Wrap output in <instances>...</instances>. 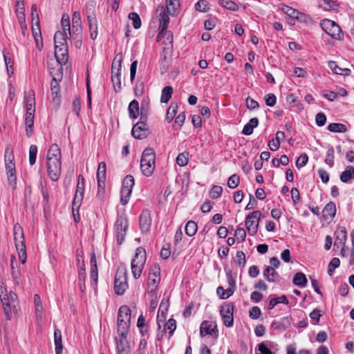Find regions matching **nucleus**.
Segmentation results:
<instances>
[{
    "instance_id": "23",
    "label": "nucleus",
    "mask_w": 354,
    "mask_h": 354,
    "mask_svg": "<svg viewBox=\"0 0 354 354\" xmlns=\"http://www.w3.org/2000/svg\"><path fill=\"white\" fill-rule=\"evenodd\" d=\"M84 177L82 174L78 176L77 183L76 192L74 197V205H77V207H80L82 201L83 199L84 196Z\"/></svg>"
},
{
    "instance_id": "44",
    "label": "nucleus",
    "mask_w": 354,
    "mask_h": 354,
    "mask_svg": "<svg viewBox=\"0 0 354 354\" xmlns=\"http://www.w3.org/2000/svg\"><path fill=\"white\" fill-rule=\"evenodd\" d=\"M185 230L187 235L192 236L197 232V224L193 221H189L187 223Z\"/></svg>"
},
{
    "instance_id": "24",
    "label": "nucleus",
    "mask_w": 354,
    "mask_h": 354,
    "mask_svg": "<svg viewBox=\"0 0 354 354\" xmlns=\"http://www.w3.org/2000/svg\"><path fill=\"white\" fill-rule=\"evenodd\" d=\"M156 40L160 44H172L174 42L173 34L167 28H160Z\"/></svg>"
},
{
    "instance_id": "6",
    "label": "nucleus",
    "mask_w": 354,
    "mask_h": 354,
    "mask_svg": "<svg viewBox=\"0 0 354 354\" xmlns=\"http://www.w3.org/2000/svg\"><path fill=\"white\" fill-rule=\"evenodd\" d=\"M131 320V310L127 306H122L118 315V331L120 335L127 334Z\"/></svg>"
},
{
    "instance_id": "38",
    "label": "nucleus",
    "mask_w": 354,
    "mask_h": 354,
    "mask_svg": "<svg viewBox=\"0 0 354 354\" xmlns=\"http://www.w3.org/2000/svg\"><path fill=\"white\" fill-rule=\"evenodd\" d=\"M346 236L347 234L346 229L344 227H342L339 229V230L336 232V239L335 241V245H344L346 241Z\"/></svg>"
},
{
    "instance_id": "11",
    "label": "nucleus",
    "mask_w": 354,
    "mask_h": 354,
    "mask_svg": "<svg viewBox=\"0 0 354 354\" xmlns=\"http://www.w3.org/2000/svg\"><path fill=\"white\" fill-rule=\"evenodd\" d=\"M321 26L324 32L333 38L341 40L343 37V32L340 27L335 21L325 19L322 21Z\"/></svg>"
},
{
    "instance_id": "41",
    "label": "nucleus",
    "mask_w": 354,
    "mask_h": 354,
    "mask_svg": "<svg viewBox=\"0 0 354 354\" xmlns=\"http://www.w3.org/2000/svg\"><path fill=\"white\" fill-rule=\"evenodd\" d=\"M328 130L334 133H346L347 128L344 124L330 123L328 126Z\"/></svg>"
},
{
    "instance_id": "60",
    "label": "nucleus",
    "mask_w": 354,
    "mask_h": 354,
    "mask_svg": "<svg viewBox=\"0 0 354 354\" xmlns=\"http://www.w3.org/2000/svg\"><path fill=\"white\" fill-rule=\"evenodd\" d=\"M134 93L137 97L141 96L145 91L144 83L141 81H137L133 88Z\"/></svg>"
},
{
    "instance_id": "45",
    "label": "nucleus",
    "mask_w": 354,
    "mask_h": 354,
    "mask_svg": "<svg viewBox=\"0 0 354 354\" xmlns=\"http://www.w3.org/2000/svg\"><path fill=\"white\" fill-rule=\"evenodd\" d=\"M73 28L75 29V31L79 32L81 31V17L79 12H75L72 18Z\"/></svg>"
},
{
    "instance_id": "33",
    "label": "nucleus",
    "mask_w": 354,
    "mask_h": 354,
    "mask_svg": "<svg viewBox=\"0 0 354 354\" xmlns=\"http://www.w3.org/2000/svg\"><path fill=\"white\" fill-rule=\"evenodd\" d=\"M129 346H128L127 341L126 339V335L122 336L118 342V354H129Z\"/></svg>"
},
{
    "instance_id": "40",
    "label": "nucleus",
    "mask_w": 354,
    "mask_h": 354,
    "mask_svg": "<svg viewBox=\"0 0 354 354\" xmlns=\"http://www.w3.org/2000/svg\"><path fill=\"white\" fill-rule=\"evenodd\" d=\"M173 93V88L170 86H165L161 93L160 102L162 103H167L171 99Z\"/></svg>"
},
{
    "instance_id": "37",
    "label": "nucleus",
    "mask_w": 354,
    "mask_h": 354,
    "mask_svg": "<svg viewBox=\"0 0 354 354\" xmlns=\"http://www.w3.org/2000/svg\"><path fill=\"white\" fill-rule=\"evenodd\" d=\"M324 216L326 218H333L336 214V206L335 204L333 202H330L325 206L324 210Z\"/></svg>"
},
{
    "instance_id": "61",
    "label": "nucleus",
    "mask_w": 354,
    "mask_h": 354,
    "mask_svg": "<svg viewBox=\"0 0 354 354\" xmlns=\"http://www.w3.org/2000/svg\"><path fill=\"white\" fill-rule=\"evenodd\" d=\"M134 178L131 175H127L122 181V187L131 189L134 185Z\"/></svg>"
},
{
    "instance_id": "15",
    "label": "nucleus",
    "mask_w": 354,
    "mask_h": 354,
    "mask_svg": "<svg viewBox=\"0 0 354 354\" xmlns=\"http://www.w3.org/2000/svg\"><path fill=\"white\" fill-rule=\"evenodd\" d=\"M261 213L260 211H254L248 214L245 219V226L250 236L257 234Z\"/></svg>"
},
{
    "instance_id": "64",
    "label": "nucleus",
    "mask_w": 354,
    "mask_h": 354,
    "mask_svg": "<svg viewBox=\"0 0 354 354\" xmlns=\"http://www.w3.org/2000/svg\"><path fill=\"white\" fill-rule=\"evenodd\" d=\"M308 160V157L306 153L301 154L297 160L296 161V166L297 168H301L304 167Z\"/></svg>"
},
{
    "instance_id": "30",
    "label": "nucleus",
    "mask_w": 354,
    "mask_h": 354,
    "mask_svg": "<svg viewBox=\"0 0 354 354\" xmlns=\"http://www.w3.org/2000/svg\"><path fill=\"white\" fill-rule=\"evenodd\" d=\"M351 179H354V167L349 165L340 174V180L343 183H348Z\"/></svg>"
},
{
    "instance_id": "43",
    "label": "nucleus",
    "mask_w": 354,
    "mask_h": 354,
    "mask_svg": "<svg viewBox=\"0 0 354 354\" xmlns=\"http://www.w3.org/2000/svg\"><path fill=\"white\" fill-rule=\"evenodd\" d=\"M34 303L35 307V313L38 317L41 318L43 316V308L41 306L40 297L38 295H34Z\"/></svg>"
},
{
    "instance_id": "52",
    "label": "nucleus",
    "mask_w": 354,
    "mask_h": 354,
    "mask_svg": "<svg viewBox=\"0 0 354 354\" xmlns=\"http://www.w3.org/2000/svg\"><path fill=\"white\" fill-rule=\"evenodd\" d=\"M31 18H32V25H35L36 27L39 28V15L37 12V5L36 4H32L31 6Z\"/></svg>"
},
{
    "instance_id": "57",
    "label": "nucleus",
    "mask_w": 354,
    "mask_h": 354,
    "mask_svg": "<svg viewBox=\"0 0 354 354\" xmlns=\"http://www.w3.org/2000/svg\"><path fill=\"white\" fill-rule=\"evenodd\" d=\"M129 18L132 21L133 26L136 29H138L141 26L140 18L136 12H130L129 14Z\"/></svg>"
},
{
    "instance_id": "48",
    "label": "nucleus",
    "mask_w": 354,
    "mask_h": 354,
    "mask_svg": "<svg viewBox=\"0 0 354 354\" xmlns=\"http://www.w3.org/2000/svg\"><path fill=\"white\" fill-rule=\"evenodd\" d=\"M15 12L20 24L25 22V7L24 5L19 4V6H16Z\"/></svg>"
},
{
    "instance_id": "25",
    "label": "nucleus",
    "mask_w": 354,
    "mask_h": 354,
    "mask_svg": "<svg viewBox=\"0 0 354 354\" xmlns=\"http://www.w3.org/2000/svg\"><path fill=\"white\" fill-rule=\"evenodd\" d=\"M263 277L269 282H279L280 280V276L278 272L270 266L267 267L263 270Z\"/></svg>"
},
{
    "instance_id": "27",
    "label": "nucleus",
    "mask_w": 354,
    "mask_h": 354,
    "mask_svg": "<svg viewBox=\"0 0 354 354\" xmlns=\"http://www.w3.org/2000/svg\"><path fill=\"white\" fill-rule=\"evenodd\" d=\"M167 12L171 15H176L180 8V0H165Z\"/></svg>"
},
{
    "instance_id": "31",
    "label": "nucleus",
    "mask_w": 354,
    "mask_h": 354,
    "mask_svg": "<svg viewBox=\"0 0 354 354\" xmlns=\"http://www.w3.org/2000/svg\"><path fill=\"white\" fill-rule=\"evenodd\" d=\"M54 340L55 345V354H62L63 346L62 344V333L59 329L55 330Z\"/></svg>"
},
{
    "instance_id": "4",
    "label": "nucleus",
    "mask_w": 354,
    "mask_h": 354,
    "mask_svg": "<svg viewBox=\"0 0 354 354\" xmlns=\"http://www.w3.org/2000/svg\"><path fill=\"white\" fill-rule=\"evenodd\" d=\"M14 240L18 252L19 259L22 264H24L26 261L25 239L23 229L18 223L14 225Z\"/></svg>"
},
{
    "instance_id": "35",
    "label": "nucleus",
    "mask_w": 354,
    "mask_h": 354,
    "mask_svg": "<svg viewBox=\"0 0 354 354\" xmlns=\"http://www.w3.org/2000/svg\"><path fill=\"white\" fill-rule=\"evenodd\" d=\"M106 163L104 162L99 163L97 171V178L100 187L101 186V183H104V181L106 177Z\"/></svg>"
},
{
    "instance_id": "10",
    "label": "nucleus",
    "mask_w": 354,
    "mask_h": 354,
    "mask_svg": "<svg viewBox=\"0 0 354 354\" xmlns=\"http://www.w3.org/2000/svg\"><path fill=\"white\" fill-rule=\"evenodd\" d=\"M128 225V219L125 216L120 215L117 217L114 225V233L119 245H121L124 240Z\"/></svg>"
},
{
    "instance_id": "39",
    "label": "nucleus",
    "mask_w": 354,
    "mask_h": 354,
    "mask_svg": "<svg viewBox=\"0 0 354 354\" xmlns=\"http://www.w3.org/2000/svg\"><path fill=\"white\" fill-rule=\"evenodd\" d=\"M307 279L306 275L302 272H297L293 278V283L301 288H304L307 284Z\"/></svg>"
},
{
    "instance_id": "13",
    "label": "nucleus",
    "mask_w": 354,
    "mask_h": 354,
    "mask_svg": "<svg viewBox=\"0 0 354 354\" xmlns=\"http://www.w3.org/2000/svg\"><path fill=\"white\" fill-rule=\"evenodd\" d=\"M147 117L143 114V108H141L140 121L132 128L131 134L136 139H143L148 135V129L146 124Z\"/></svg>"
},
{
    "instance_id": "20",
    "label": "nucleus",
    "mask_w": 354,
    "mask_h": 354,
    "mask_svg": "<svg viewBox=\"0 0 354 354\" xmlns=\"http://www.w3.org/2000/svg\"><path fill=\"white\" fill-rule=\"evenodd\" d=\"M1 303L6 319L11 320L12 317V313H16L17 312V307L19 304L17 295H16V301L15 303L10 301V300L8 301V299H6V301H1Z\"/></svg>"
},
{
    "instance_id": "34",
    "label": "nucleus",
    "mask_w": 354,
    "mask_h": 354,
    "mask_svg": "<svg viewBox=\"0 0 354 354\" xmlns=\"http://www.w3.org/2000/svg\"><path fill=\"white\" fill-rule=\"evenodd\" d=\"M168 306H169V301L168 300H166V301L162 300L161 301L159 308H158L157 320L161 319L162 322L164 323L165 317H166V313L167 312Z\"/></svg>"
},
{
    "instance_id": "7",
    "label": "nucleus",
    "mask_w": 354,
    "mask_h": 354,
    "mask_svg": "<svg viewBox=\"0 0 354 354\" xmlns=\"http://www.w3.org/2000/svg\"><path fill=\"white\" fill-rule=\"evenodd\" d=\"M122 62V55L121 53H118L115 56L111 65V81L116 92L121 88Z\"/></svg>"
},
{
    "instance_id": "47",
    "label": "nucleus",
    "mask_w": 354,
    "mask_h": 354,
    "mask_svg": "<svg viewBox=\"0 0 354 354\" xmlns=\"http://www.w3.org/2000/svg\"><path fill=\"white\" fill-rule=\"evenodd\" d=\"M280 9L283 12L287 15L288 17L292 18H296V16L298 15L299 12L297 10L284 4L281 5Z\"/></svg>"
},
{
    "instance_id": "5",
    "label": "nucleus",
    "mask_w": 354,
    "mask_h": 354,
    "mask_svg": "<svg viewBox=\"0 0 354 354\" xmlns=\"http://www.w3.org/2000/svg\"><path fill=\"white\" fill-rule=\"evenodd\" d=\"M146 261L145 250L139 247L136 249L134 258L131 261V272L135 279H138L142 274Z\"/></svg>"
},
{
    "instance_id": "54",
    "label": "nucleus",
    "mask_w": 354,
    "mask_h": 354,
    "mask_svg": "<svg viewBox=\"0 0 354 354\" xmlns=\"http://www.w3.org/2000/svg\"><path fill=\"white\" fill-rule=\"evenodd\" d=\"M37 153V147L35 145H32L29 149V163L30 165H33L36 162Z\"/></svg>"
},
{
    "instance_id": "14",
    "label": "nucleus",
    "mask_w": 354,
    "mask_h": 354,
    "mask_svg": "<svg viewBox=\"0 0 354 354\" xmlns=\"http://www.w3.org/2000/svg\"><path fill=\"white\" fill-rule=\"evenodd\" d=\"M53 63H48V68L49 72L53 77L51 82V93L52 96L60 95V86L59 82L62 80L63 71H56L55 67H52Z\"/></svg>"
},
{
    "instance_id": "28",
    "label": "nucleus",
    "mask_w": 354,
    "mask_h": 354,
    "mask_svg": "<svg viewBox=\"0 0 354 354\" xmlns=\"http://www.w3.org/2000/svg\"><path fill=\"white\" fill-rule=\"evenodd\" d=\"M91 278L93 281L94 285L96 286L98 279V273L95 253H92L91 256Z\"/></svg>"
},
{
    "instance_id": "42",
    "label": "nucleus",
    "mask_w": 354,
    "mask_h": 354,
    "mask_svg": "<svg viewBox=\"0 0 354 354\" xmlns=\"http://www.w3.org/2000/svg\"><path fill=\"white\" fill-rule=\"evenodd\" d=\"M132 189L129 188L122 187L120 191V203L122 205H125L128 203L129 198L131 194Z\"/></svg>"
},
{
    "instance_id": "58",
    "label": "nucleus",
    "mask_w": 354,
    "mask_h": 354,
    "mask_svg": "<svg viewBox=\"0 0 354 354\" xmlns=\"http://www.w3.org/2000/svg\"><path fill=\"white\" fill-rule=\"evenodd\" d=\"M164 328H166V330H169V338H170L176 328V321L173 319H169L168 322L165 324Z\"/></svg>"
},
{
    "instance_id": "1",
    "label": "nucleus",
    "mask_w": 354,
    "mask_h": 354,
    "mask_svg": "<svg viewBox=\"0 0 354 354\" xmlns=\"http://www.w3.org/2000/svg\"><path fill=\"white\" fill-rule=\"evenodd\" d=\"M48 175L52 180L59 179L61 174V151L57 144L51 145L47 153Z\"/></svg>"
},
{
    "instance_id": "56",
    "label": "nucleus",
    "mask_w": 354,
    "mask_h": 354,
    "mask_svg": "<svg viewBox=\"0 0 354 354\" xmlns=\"http://www.w3.org/2000/svg\"><path fill=\"white\" fill-rule=\"evenodd\" d=\"M334 153H335V151L333 147H330V149H328L326 152L325 162L330 167H332L334 165Z\"/></svg>"
},
{
    "instance_id": "16",
    "label": "nucleus",
    "mask_w": 354,
    "mask_h": 354,
    "mask_svg": "<svg viewBox=\"0 0 354 354\" xmlns=\"http://www.w3.org/2000/svg\"><path fill=\"white\" fill-rule=\"evenodd\" d=\"M169 13L163 5H158L156 12L154 18L159 22L160 28H167L169 22Z\"/></svg>"
},
{
    "instance_id": "9",
    "label": "nucleus",
    "mask_w": 354,
    "mask_h": 354,
    "mask_svg": "<svg viewBox=\"0 0 354 354\" xmlns=\"http://www.w3.org/2000/svg\"><path fill=\"white\" fill-rule=\"evenodd\" d=\"M55 59H51L47 63H53L56 71H63V66L66 64V46H55L54 51Z\"/></svg>"
},
{
    "instance_id": "46",
    "label": "nucleus",
    "mask_w": 354,
    "mask_h": 354,
    "mask_svg": "<svg viewBox=\"0 0 354 354\" xmlns=\"http://www.w3.org/2000/svg\"><path fill=\"white\" fill-rule=\"evenodd\" d=\"M280 303L284 304H288V300L285 295H282L281 297L270 299V301L269 302L268 308L272 309L275 307L276 305H277L278 304H280Z\"/></svg>"
},
{
    "instance_id": "8",
    "label": "nucleus",
    "mask_w": 354,
    "mask_h": 354,
    "mask_svg": "<svg viewBox=\"0 0 354 354\" xmlns=\"http://www.w3.org/2000/svg\"><path fill=\"white\" fill-rule=\"evenodd\" d=\"M127 272L124 268H119L115 275L114 290L116 295H122L128 288Z\"/></svg>"
},
{
    "instance_id": "21",
    "label": "nucleus",
    "mask_w": 354,
    "mask_h": 354,
    "mask_svg": "<svg viewBox=\"0 0 354 354\" xmlns=\"http://www.w3.org/2000/svg\"><path fill=\"white\" fill-rule=\"evenodd\" d=\"M140 228L142 233H147L151 228V218L149 210L145 209L140 216Z\"/></svg>"
},
{
    "instance_id": "62",
    "label": "nucleus",
    "mask_w": 354,
    "mask_h": 354,
    "mask_svg": "<svg viewBox=\"0 0 354 354\" xmlns=\"http://www.w3.org/2000/svg\"><path fill=\"white\" fill-rule=\"evenodd\" d=\"M335 6V3L331 0H322L319 1V7L326 10H330Z\"/></svg>"
},
{
    "instance_id": "29",
    "label": "nucleus",
    "mask_w": 354,
    "mask_h": 354,
    "mask_svg": "<svg viewBox=\"0 0 354 354\" xmlns=\"http://www.w3.org/2000/svg\"><path fill=\"white\" fill-rule=\"evenodd\" d=\"M14 156L12 151H9L8 149H6L5 151V165L6 170H14L15 169V165L13 162Z\"/></svg>"
},
{
    "instance_id": "63",
    "label": "nucleus",
    "mask_w": 354,
    "mask_h": 354,
    "mask_svg": "<svg viewBox=\"0 0 354 354\" xmlns=\"http://www.w3.org/2000/svg\"><path fill=\"white\" fill-rule=\"evenodd\" d=\"M223 188L221 186L218 185H214L211 189L209 195L212 198H218L221 194H222Z\"/></svg>"
},
{
    "instance_id": "18",
    "label": "nucleus",
    "mask_w": 354,
    "mask_h": 354,
    "mask_svg": "<svg viewBox=\"0 0 354 354\" xmlns=\"http://www.w3.org/2000/svg\"><path fill=\"white\" fill-rule=\"evenodd\" d=\"M200 334L201 337L207 335L213 336L214 338L218 337V330L216 322L212 321H203L201 324Z\"/></svg>"
},
{
    "instance_id": "26",
    "label": "nucleus",
    "mask_w": 354,
    "mask_h": 354,
    "mask_svg": "<svg viewBox=\"0 0 354 354\" xmlns=\"http://www.w3.org/2000/svg\"><path fill=\"white\" fill-rule=\"evenodd\" d=\"M17 294L12 291L7 292L6 288L4 286L3 283L0 280V299L1 301H6V299L10 301L15 303L16 301Z\"/></svg>"
},
{
    "instance_id": "55",
    "label": "nucleus",
    "mask_w": 354,
    "mask_h": 354,
    "mask_svg": "<svg viewBox=\"0 0 354 354\" xmlns=\"http://www.w3.org/2000/svg\"><path fill=\"white\" fill-rule=\"evenodd\" d=\"M32 35L34 37L36 44H42V37L40 31V27H36L35 25H32Z\"/></svg>"
},
{
    "instance_id": "50",
    "label": "nucleus",
    "mask_w": 354,
    "mask_h": 354,
    "mask_svg": "<svg viewBox=\"0 0 354 354\" xmlns=\"http://www.w3.org/2000/svg\"><path fill=\"white\" fill-rule=\"evenodd\" d=\"M188 156L189 153L187 152L179 153L176 158V163L180 167L187 165L189 162Z\"/></svg>"
},
{
    "instance_id": "22",
    "label": "nucleus",
    "mask_w": 354,
    "mask_h": 354,
    "mask_svg": "<svg viewBox=\"0 0 354 354\" xmlns=\"http://www.w3.org/2000/svg\"><path fill=\"white\" fill-rule=\"evenodd\" d=\"M66 15L64 14L62 17L61 25L62 30H57L54 35V44H66V19L65 18Z\"/></svg>"
},
{
    "instance_id": "17",
    "label": "nucleus",
    "mask_w": 354,
    "mask_h": 354,
    "mask_svg": "<svg viewBox=\"0 0 354 354\" xmlns=\"http://www.w3.org/2000/svg\"><path fill=\"white\" fill-rule=\"evenodd\" d=\"M234 306L231 304H226L221 307L220 313L225 326L231 327L234 324L233 318Z\"/></svg>"
},
{
    "instance_id": "19",
    "label": "nucleus",
    "mask_w": 354,
    "mask_h": 354,
    "mask_svg": "<svg viewBox=\"0 0 354 354\" xmlns=\"http://www.w3.org/2000/svg\"><path fill=\"white\" fill-rule=\"evenodd\" d=\"M160 281V268L158 266H154L150 270V272L148 277L147 286L150 289V291L152 292L155 290L158 283Z\"/></svg>"
},
{
    "instance_id": "59",
    "label": "nucleus",
    "mask_w": 354,
    "mask_h": 354,
    "mask_svg": "<svg viewBox=\"0 0 354 354\" xmlns=\"http://www.w3.org/2000/svg\"><path fill=\"white\" fill-rule=\"evenodd\" d=\"M177 113V105H174L171 104L170 106L169 107L167 113L166 119L168 121V122H170L174 119L175 115Z\"/></svg>"
},
{
    "instance_id": "53",
    "label": "nucleus",
    "mask_w": 354,
    "mask_h": 354,
    "mask_svg": "<svg viewBox=\"0 0 354 354\" xmlns=\"http://www.w3.org/2000/svg\"><path fill=\"white\" fill-rule=\"evenodd\" d=\"M239 176L236 174H233L228 178L227 185L230 189H234L239 185Z\"/></svg>"
},
{
    "instance_id": "3",
    "label": "nucleus",
    "mask_w": 354,
    "mask_h": 354,
    "mask_svg": "<svg viewBox=\"0 0 354 354\" xmlns=\"http://www.w3.org/2000/svg\"><path fill=\"white\" fill-rule=\"evenodd\" d=\"M156 164V153L152 148L147 147L144 149L141 160L140 169L145 176H151L154 171Z\"/></svg>"
},
{
    "instance_id": "2",
    "label": "nucleus",
    "mask_w": 354,
    "mask_h": 354,
    "mask_svg": "<svg viewBox=\"0 0 354 354\" xmlns=\"http://www.w3.org/2000/svg\"><path fill=\"white\" fill-rule=\"evenodd\" d=\"M26 103V135L28 138H30L33 133L34 118L35 113V93L33 91H30L29 95L25 98Z\"/></svg>"
},
{
    "instance_id": "32",
    "label": "nucleus",
    "mask_w": 354,
    "mask_h": 354,
    "mask_svg": "<svg viewBox=\"0 0 354 354\" xmlns=\"http://www.w3.org/2000/svg\"><path fill=\"white\" fill-rule=\"evenodd\" d=\"M259 120L257 118H253L250 120L249 122L246 124L242 131L243 134L245 136L251 135L253 132L254 127H257Z\"/></svg>"
},
{
    "instance_id": "51",
    "label": "nucleus",
    "mask_w": 354,
    "mask_h": 354,
    "mask_svg": "<svg viewBox=\"0 0 354 354\" xmlns=\"http://www.w3.org/2000/svg\"><path fill=\"white\" fill-rule=\"evenodd\" d=\"M173 56V46H165L162 49L160 58L171 61Z\"/></svg>"
},
{
    "instance_id": "12",
    "label": "nucleus",
    "mask_w": 354,
    "mask_h": 354,
    "mask_svg": "<svg viewBox=\"0 0 354 354\" xmlns=\"http://www.w3.org/2000/svg\"><path fill=\"white\" fill-rule=\"evenodd\" d=\"M95 3L90 1L86 6L87 19L90 28V36L92 39H95L97 35V19L95 14Z\"/></svg>"
},
{
    "instance_id": "49",
    "label": "nucleus",
    "mask_w": 354,
    "mask_h": 354,
    "mask_svg": "<svg viewBox=\"0 0 354 354\" xmlns=\"http://www.w3.org/2000/svg\"><path fill=\"white\" fill-rule=\"evenodd\" d=\"M219 4L230 10L236 11L239 9L237 4L232 1L219 0Z\"/></svg>"
},
{
    "instance_id": "36",
    "label": "nucleus",
    "mask_w": 354,
    "mask_h": 354,
    "mask_svg": "<svg viewBox=\"0 0 354 354\" xmlns=\"http://www.w3.org/2000/svg\"><path fill=\"white\" fill-rule=\"evenodd\" d=\"M129 117L136 119L139 115V103L137 100H132L128 107Z\"/></svg>"
}]
</instances>
